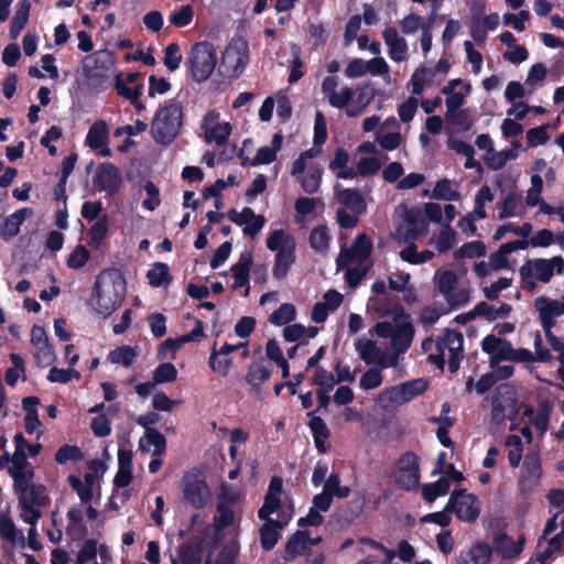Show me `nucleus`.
I'll return each instance as SVG.
<instances>
[{
    "label": "nucleus",
    "instance_id": "20",
    "mask_svg": "<svg viewBox=\"0 0 564 564\" xmlns=\"http://www.w3.org/2000/svg\"><path fill=\"white\" fill-rule=\"evenodd\" d=\"M447 511L456 513L464 521H475L480 513L479 501L476 496L465 491H454L445 508Z\"/></svg>",
    "mask_w": 564,
    "mask_h": 564
},
{
    "label": "nucleus",
    "instance_id": "11",
    "mask_svg": "<svg viewBox=\"0 0 564 564\" xmlns=\"http://www.w3.org/2000/svg\"><path fill=\"white\" fill-rule=\"evenodd\" d=\"M481 349L489 356V365L502 361L524 362L532 358L531 350L514 348L509 340L496 334H490L482 338Z\"/></svg>",
    "mask_w": 564,
    "mask_h": 564
},
{
    "label": "nucleus",
    "instance_id": "1",
    "mask_svg": "<svg viewBox=\"0 0 564 564\" xmlns=\"http://www.w3.org/2000/svg\"><path fill=\"white\" fill-rule=\"evenodd\" d=\"M126 293V280L121 272L106 269L96 278L90 304L98 314L108 316L120 306Z\"/></svg>",
    "mask_w": 564,
    "mask_h": 564
},
{
    "label": "nucleus",
    "instance_id": "62",
    "mask_svg": "<svg viewBox=\"0 0 564 564\" xmlns=\"http://www.w3.org/2000/svg\"><path fill=\"white\" fill-rule=\"evenodd\" d=\"M194 18V9L192 6H182L180 9L171 12L169 22L175 28H184L192 23Z\"/></svg>",
    "mask_w": 564,
    "mask_h": 564
},
{
    "label": "nucleus",
    "instance_id": "4",
    "mask_svg": "<svg viewBox=\"0 0 564 564\" xmlns=\"http://www.w3.org/2000/svg\"><path fill=\"white\" fill-rule=\"evenodd\" d=\"M250 61L248 41L242 36H235L226 45L220 63L219 73L227 79H237L246 70Z\"/></svg>",
    "mask_w": 564,
    "mask_h": 564
},
{
    "label": "nucleus",
    "instance_id": "56",
    "mask_svg": "<svg viewBox=\"0 0 564 564\" xmlns=\"http://www.w3.org/2000/svg\"><path fill=\"white\" fill-rule=\"evenodd\" d=\"M427 381L424 379H414L398 384L403 402L406 403L415 397L422 394L427 389Z\"/></svg>",
    "mask_w": 564,
    "mask_h": 564
},
{
    "label": "nucleus",
    "instance_id": "9",
    "mask_svg": "<svg viewBox=\"0 0 564 564\" xmlns=\"http://www.w3.org/2000/svg\"><path fill=\"white\" fill-rule=\"evenodd\" d=\"M373 332L381 338L391 339V351L394 356L404 354L411 346L414 327L410 322V316L406 315L400 321L391 322H379L375 325Z\"/></svg>",
    "mask_w": 564,
    "mask_h": 564
},
{
    "label": "nucleus",
    "instance_id": "61",
    "mask_svg": "<svg viewBox=\"0 0 564 564\" xmlns=\"http://www.w3.org/2000/svg\"><path fill=\"white\" fill-rule=\"evenodd\" d=\"M432 197L435 199L443 200H458L460 198V194L453 188L452 183L447 178H443L438 181L432 192Z\"/></svg>",
    "mask_w": 564,
    "mask_h": 564
},
{
    "label": "nucleus",
    "instance_id": "52",
    "mask_svg": "<svg viewBox=\"0 0 564 564\" xmlns=\"http://www.w3.org/2000/svg\"><path fill=\"white\" fill-rule=\"evenodd\" d=\"M316 334V327L306 328L301 324H292L283 329V337L286 341L305 343L307 339L315 337Z\"/></svg>",
    "mask_w": 564,
    "mask_h": 564
},
{
    "label": "nucleus",
    "instance_id": "58",
    "mask_svg": "<svg viewBox=\"0 0 564 564\" xmlns=\"http://www.w3.org/2000/svg\"><path fill=\"white\" fill-rule=\"evenodd\" d=\"M293 245H295L293 237L282 229L272 231L267 239V247L271 251L280 252Z\"/></svg>",
    "mask_w": 564,
    "mask_h": 564
},
{
    "label": "nucleus",
    "instance_id": "60",
    "mask_svg": "<svg viewBox=\"0 0 564 564\" xmlns=\"http://www.w3.org/2000/svg\"><path fill=\"white\" fill-rule=\"evenodd\" d=\"M29 13H30V4L28 2H22L19 4L15 14L12 19L11 26H10V35L12 39H17L20 34V32L25 26L28 20H29Z\"/></svg>",
    "mask_w": 564,
    "mask_h": 564
},
{
    "label": "nucleus",
    "instance_id": "54",
    "mask_svg": "<svg viewBox=\"0 0 564 564\" xmlns=\"http://www.w3.org/2000/svg\"><path fill=\"white\" fill-rule=\"evenodd\" d=\"M377 403L383 410L394 409L404 404L398 386L382 390L377 398Z\"/></svg>",
    "mask_w": 564,
    "mask_h": 564
},
{
    "label": "nucleus",
    "instance_id": "31",
    "mask_svg": "<svg viewBox=\"0 0 564 564\" xmlns=\"http://www.w3.org/2000/svg\"><path fill=\"white\" fill-rule=\"evenodd\" d=\"M252 264V253L243 251L240 253L238 262L231 268L234 275L232 290L236 291L240 288H246L245 296L249 294V272Z\"/></svg>",
    "mask_w": 564,
    "mask_h": 564
},
{
    "label": "nucleus",
    "instance_id": "44",
    "mask_svg": "<svg viewBox=\"0 0 564 564\" xmlns=\"http://www.w3.org/2000/svg\"><path fill=\"white\" fill-rule=\"evenodd\" d=\"M336 198L344 208L362 213L366 208L362 196L355 189L341 188L335 186Z\"/></svg>",
    "mask_w": 564,
    "mask_h": 564
},
{
    "label": "nucleus",
    "instance_id": "41",
    "mask_svg": "<svg viewBox=\"0 0 564 564\" xmlns=\"http://www.w3.org/2000/svg\"><path fill=\"white\" fill-rule=\"evenodd\" d=\"M541 464L536 453H529L524 458L521 482L524 487H534L541 477Z\"/></svg>",
    "mask_w": 564,
    "mask_h": 564
},
{
    "label": "nucleus",
    "instance_id": "25",
    "mask_svg": "<svg viewBox=\"0 0 564 564\" xmlns=\"http://www.w3.org/2000/svg\"><path fill=\"white\" fill-rule=\"evenodd\" d=\"M273 371V366L263 360L252 362L247 370L245 380L250 386V391L254 395H260L262 386L269 381Z\"/></svg>",
    "mask_w": 564,
    "mask_h": 564
},
{
    "label": "nucleus",
    "instance_id": "32",
    "mask_svg": "<svg viewBox=\"0 0 564 564\" xmlns=\"http://www.w3.org/2000/svg\"><path fill=\"white\" fill-rule=\"evenodd\" d=\"M498 219L512 217H522L525 214V207L521 194L517 192L508 193L502 200L497 203Z\"/></svg>",
    "mask_w": 564,
    "mask_h": 564
},
{
    "label": "nucleus",
    "instance_id": "43",
    "mask_svg": "<svg viewBox=\"0 0 564 564\" xmlns=\"http://www.w3.org/2000/svg\"><path fill=\"white\" fill-rule=\"evenodd\" d=\"M32 215L29 208H22L6 218L0 227L1 237L9 239L17 236L23 221Z\"/></svg>",
    "mask_w": 564,
    "mask_h": 564
},
{
    "label": "nucleus",
    "instance_id": "13",
    "mask_svg": "<svg viewBox=\"0 0 564 564\" xmlns=\"http://www.w3.org/2000/svg\"><path fill=\"white\" fill-rule=\"evenodd\" d=\"M183 500L193 508H204L212 499V491L204 474L198 469L185 473L180 484Z\"/></svg>",
    "mask_w": 564,
    "mask_h": 564
},
{
    "label": "nucleus",
    "instance_id": "28",
    "mask_svg": "<svg viewBox=\"0 0 564 564\" xmlns=\"http://www.w3.org/2000/svg\"><path fill=\"white\" fill-rule=\"evenodd\" d=\"M543 180L540 174H533L530 180V187L525 192L524 207H539L543 215H552V205L542 197Z\"/></svg>",
    "mask_w": 564,
    "mask_h": 564
},
{
    "label": "nucleus",
    "instance_id": "55",
    "mask_svg": "<svg viewBox=\"0 0 564 564\" xmlns=\"http://www.w3.org/2000/svg\"><path fill=\"white\" fill-rule=\"evenodd\" d=\"M451 488L448 477L443 476L437 481L423 486L422 495L429 502L434 501L437 497L445 496Z\"/></svg>",
    "mask_w": 564,
    "mask_h": 564
},
{
    "label": "nucleus",
    "instance_id": "39",
    "mask_svg": "<svg viewBox=\"0 0 564 564\" xmlns=\"http://www.w3.org/2000/svg\"><path fill=\"white\" fill-rule=\"evenodd\" d=\"M457 243V232L455 229L445 224L441 230L433 235L430 239V245L435 248L438 253H447Z\"/></svg>",
    "mask_w": 564,
    "mask_h": 564
},
{
    "label": "nucleus",
    "instance_id": "33",
    "mask_svg": "<svg viewBox=\"0 0 564 564\" xmlns=\"http://www.w3.org/2000/svg\"><path fill=\"white\" fill-rule=\"evenodd\" d=\"M11 463L12 466L9 468V474L13 478L14 486H22L32 481L33 469L26 459V454L14 453Z\"/></svg>",
    "mask_w": 564,
    "mask_h": 564
},
{
    "label": "nucleus",
    "instance_id": "3",
    "mask_svg": "<svg viewBox=\"0 0 564 564\" xmlns=\"http://www.w3.org/2000/svg\"><path fill=\"white\" fill-rule=\"evenodd\" d=\"M242 510H231L226 505H218L213 523L198 535L206 547L218 542H238Z\"/></svg>",
    "mask_w": 564,
    "mask_h": 564
},
{
    "label": "nucleus",
    "instance_id": "15",
    "mask_svg": "<svg viewBox=\"0 0 564 564\" xmlns=\"http://www.w3.org/2000/svg\"><path fill=\"white\" fill-rule=\"evenodd\" d=\"M539 321L545 332L550 346L560 345V338L552 333L557 317L564 316V300H553L546 296H538L533 303Z\"/></svg>",
    "mask_w": 564,
    "mask_h": 564
},
{
    "label": "nucleus",
    "instance_id": "34",
    "mask_svg": "<svg viewBox=\"0 0 564 564\" xmlns=\"http://www.w3.org/2000/svg\"><path fill=\"white\" fill-rule=\"evenodd\" d=\"M15 492L19 495L20 506L43 507L45 505L44 487L33 486L26 482L22 486H14Z\"/></svg>",
    "mask_w": 564,
    "mask_h": 564
},
{
    "label": "nucleus",
    "instance_id": "6",
    "mask_svg": "<svg viewBox=\"0 0 564 564\" xmlns=\"http://www.w3.org/2000/svg\"><path fill=\"white\" fill-rule=\"evenodd\" d=\"M319 153L318 148H311L302 152L292 164L291 175L300 182L307 194L316 193L322 182L323 167L314 162Z\"/></svg>",
    "mask_w": 564,
    "mask_h": 564
},
{
    "label": "nucleus",
    "instance_id": "18",
    "mask_svg": "<svg viewBox=\"0 0 564 564\" xmlns=\"http://www.w3.org/2000/svg\"><path fill=\"white\" fill-rule=\"evenodd\" d=\"M355 349L359 358L367 365H376L381 369L397 366V356L390 354L368 338H359L355 341Z\"/></svg>",
    "mask_w": 564,
    "mask_h": 564
},
{
    "label": "nucleus",
    "instance_id": "53",
    "mask_svg": "<svg viewBox=\"0 0 564 564\" xmlns=\"http://www.w3.org/2000/svg\"><path fill=\"white\" fill-rule=\"evenodd\" d=\"M147 278L149 279V283L154 288H161L170 284L171 275L169 265L163 262L154 263L148 271Z\"/></svg>",
    "mask_w": 564,
    "mask_h": 564
},
{
    "label": "nucleus",
    "instance_id": "14",
    "mask_svg": "<svg viewBox=\"0 0 564 564\" xmlns=\"http://www.w3.org/2000/svg\"><path fill=\"white\" fill-rule=\"evenodd\" d=\"M217 63V51L208 42L196 43L188 55V64L195 80H206L214 72Z\"/></svg>",
    "mask_w": 564,
    "mask_h": 564
},
{
    "label": "nucleus",
    "instance_id": "45",
    "mask_svg": "<svg viewBox=\"0 0 564 564\" xmlns=\"http://www.w3.org/2000/svg\"><path fill=\"white\" fill-rule=\"evenodd\" d=\"M118 473L115 477V484L118 487H127L132 480V455L128 451L120 449L118 453Z\"/></svg>",
    "mask_w": 564,
    "mask_h": 564
},
{
    "label": "nucleus",
    "instance_id": "5",
    "mask_svg": "<svg viewBox=\"0 0 564 564\" xmlns=\"http://www.w3.org/2000/svg\"><path fill=\"white\" fill-rule=\"evenodd\" d=\"M113 73V61L107 51L96 52L83 61V83L91 90L105 89Z\"/></svg>",
    "mask_w": 564,
    "mask_h": 564
},
{
    "label": "nucleus",
    "instance_id": "38",
    "mask_svg": "<svg viewBox=\"0 0 564 564\" xmlns=\"http://www.w3.org/2000/svg\"><path fill=\"white\" fill-rule=\"evenodd\" d=\"M238 553V542H218L216 545L212 546L210 563L236 564Z\"/></svg>",
    "mask_w": 564,
    "mask_h": 564
},
{
    "label": "nucleus",
    "instance_id": "26",
    "mask_svg": "<svg viewBox=\"0 0 564 564\" xmlns=\"http://www.w3.org/2000/svg\"><path fill=\"white\" fill-rule=\"evenodd\" d=\"M232 223L243 227V234L256 236L264 226L265 219L261 215H256L250 207H245L241 212L232 210L229 213Z\"/></svg>",
    "mask_w": 564,
    "mask_h": 564
},
{
    "label": "nucleus",
    "instance_id": "16",
    "mask_svg": "<svg viewBox=\"0 0 564 564\" xmlns=\"http://www.w3.org/2000/svg\"><path fill=\"white\" fill-rule=\"evenodd\" d=\"M491 420L500 424L513 420L519 413V402L514 388L508 383L499 386L491 400Z\"/></svg>",
    "mask_w": 564,
    "mask_h": 564
},
{
    "label": "nucleus",
    "instance_id": "36",
    "mask_svg": "<svg viewBox=\"0 0 564 564\" xmlns=\"http://www.w3.org/2000/svg\"><path fill=\"white\" fill-rule=\"evenodd\" d=\"M521 144L519 142H513L512 147L502 151H491L490 153H484L482 160L485 164L494 170H501L508 161L516 160L519 154V150Z\"/></svg>",
    "mask_w": 564,
    "mask_h": 564
},
{
    "label": "nucleus",
    "instance_id": "59",
    "mask_svg": "<svg viewBox=\"0 0 564 564\" xmlns=\"http://www.w3.org/2000/svg\"><path fill=\"white\" fill-rule=\"evenodd\" d=\"M495 195L491 191V188L488 185L481 186L476 196L474 202V215L478 216L479 218H486L487 213L485 209V206L491 202H494Z\"/></svg>",
    "mask_w": 564,
    "mask_h": 564
},
{
    "label": "nucleus",
    "instance_id": "12",
    "mask_svg": "<svg viewBox=\"0 0 564 564\" xmlns=\"http://www.w3.org/2000/svg\"><path fill=\"white\" fill-rule=\"evenodd\" d=\"M463 335L453 330H446L436 341V352H431L429 360L438 368H443L445 361H448L451 372H456L459 368V357L463 352Z\"/></svg>",
    "mask_w": 564,
    "mask_h": 564
},
{
    "label": "nucleus",
    "instance_id": "2",
    "mask_svg": "<svg viewBox=\"0 0 564 564\" xmlns=\"http://www.w3.org/2000/svg\"><path fill=\"white\" fill-rule=\"evenodd\" d=\"M322 93L328 104L336 109H345L348 117L361 116L371 104L375 95L367 91V86H358L352 89L348 86L338 88V78L325 77L322 83Z\"/></svg>",
    "mask_w": 564,
    "mask_h": 564
},
{
    "label": "nucleus",
    "instance_id": "21",
    "mask_svg": "<svg viewBox=\"0 0 564 564\" xmlns=\"http://www.w3.org/2000/svg\"><path fill=\"white\" fill-rule=\"evenodd\" d=\"M212 547H206L199 536L180 546L175 556L171 555L172 564H210Z\"/></svg>",
    "mask_w": 564,
    "mask_h": 564
},
{
    "label": "nucleus",
    "instance_id": "19",
    "mask_svg": "<svg viewBox=\"0 0 564 564\" xmlns=\"http://www.w3.org/2000/svg\"><path fill=\"white\" fill-rule=\"evenodd\" d=\"M367 313L377 318L391 317L393 322L408 315L399 297L394 295L370 296L367 301Z\"/></svg>",
    "mask_w": 564,
    "mask_h": 564
},
{
    "label": "nucleus",
    "instance_id": "8",
    "mask_svg": "<svg viewBox=\"0 0 564 564\" xmlns=\"http://www.w3.org/2000/svg\"><path fill=\"white\" fill-rule=\"evenodd\" d=\"M183 112L176 102H169L158 110L151 124L153 139L161 144L171 143L180 132Z\"/></svg>",
    "mask_w": 564,
    "mask_h": 564
},
{
    "label": "nucleus",
    "instance_id": "27",
    "mask_svg": "<svg viewBox=\"0 0 564 564\" xmlns=\"http://www.w3.org/2000/svg\"><path fill=\"white\" fill-rule=\"evenodd\" d=\"M121 181L122 178L118 169L111 163L99 165L94 177V183L98 189L108 192L109 194L118 191Z\"/></svg>",
    "mask_w": 564,
    "mask_h": 564
},
{
    "label": "nucleus",
    "instance_id": "63",
    "mask_svg": "<svg viewBox=\"0 0 564 564\" xmlns=\"http://www.w3.org/2000/svg\"><path fill=\"white\" fill-rule=\"evenodd\" d=\"M323 491L337 498H346L350 494L349 487L340 486V478L337 474H330L328 476L324 482Z\"/></svg>",
    "mask_w": 564,
    "mask_h": 564
},
{
    "label": "nucleus",
    "instance_id": "23",
    "mask_svg": "<svg viewBox=\"0 0 564 564\" xmlns=\"http://www.w3.org/2000/svg\"><path fill=\"white\" fill-rule=\"evenodd\" d=\"M202 130L207 142H215L223 145L227 142L231 132V124L220 120L216 110H209L203 118Z\"/></svg>",
    "mask_w": 564,
    "mask_h": 564
},
{
    "label": "nucleus",
    "instance_id": "46",
    "mask_svg": "<svg viewBox=\"0 0 564 564\" xmlns=\"http://www.w3.org/2000/svg\"><path fill=\"white\" fill-rule=\"evenodd\" d=\"M308 546V535L305 532H295L288 541L283 557L292 561L296 556L302 555Z\"/></svg>",
    "mask_w": 564,
    "mask_h": 564
},
{
    "label": "nucleus",
    "instance_id": "42",
    "mask_svg": "<svg viewBox=\"0 0 564 564\" xmlns=\"http://www.w3.org/2000/svg\"><path fill=\"white\" fill-rule=\"evenodd\" d=\"M436 69L433 67L422 66L417 68L410 80L412 94L421 95L426 87H431L436 83Z\"/></svg>",
    "mask_w": 564,
    "mask_h": 564
},
{
    "label": "nucleus",
    "instance_id": "30",
    "mask_svg": "<svg viewBox=\"0 0 564 564\" xmlns=\"http://www.w3.org/2000/svg\"><path fill=\"white\" fill-rule=\"evenodd\" d=\"M85 142L90 149L99 151L102 156H109L111 154L108 148V127L102 120L96 121L90 127Z\"/></svg>",
    "mask_w": 564,
    "mask_h": 564
},
{
    "label": "nucleus",
    "instance_id": "10",
    "mask_svg": "<svg viewBox=\"0 0 564 564\" xmlns=\"http://www.w3.org/2000/svg\"><path fill=\"white\" fill-rule=\"evenodd\" d=\"M459 276L451 268H440L433 275V283L451 306H464L470 301V289L458 286Z\"/></svg>",
    "mask_w": 564,
    "mask_h": 564
},
{
    "label": "nucleus",
    "instance_id": "29",
    "mask_svg": "<svg viewBox=\"0 0 564 564\" xmlns=\"http://www.w3.org/2000/svg\"><path fill=\"white\" fill-rule=\"evenodd\" d=\"M382 36L384 44L388 46V55L392 61L401 63L408 59L409 47L406 41L399 35L397 29L387 28Z\"/></svg>",
    "mask_w": 564,
    "mask_h": 564
},
{
    "label": "nucleus",
    "instance_id": "7",
    "mask_svg": "<svg viewBox=\"0 0 564 564\" xmlns=\"http://www.w3.org/2000/svg\"><path fill=\"white\" fill-rule=\"evenodd\" d=\"M563 270L564 259L562 257L528 260L520 268L522 286L532 292L538 284L550 282L554 272L562 273Z\"/></svg>",
    "mask_w": 564,
    "mask_h": 564
},
{
    "label": "nucleus",
    "instance_id": "50",
    "mask_svg": "<svg viewBox=\"0 0 564 564\" xmlns=\"http://www.w3.org/2000/svg\"><path fill=\"white\" fill-rule=\"evenodd\" d=\"M165 438L164 436L154 429H148L145 436L140 440L139 446L142 449L150 451L153 447V455H161L165 451Z\"/></svg>",
    "mask_w": 564,
    "mask_h": 564
},
{
    "label": "nucleus",
    "instance_id": "57",
    "mask_svg": "<svg viewBox=\"0 0 564 564\" xmlns=\"http://www.w3.org/2000/svg\"><path fill=\"white\" fill-rule=\"evenodd\" d=\"M486 253V246L482 241L475 240L469 241L460 246L457 250L454 252V257L456 260H463V259H474L485 256Z\"/></svg>",
    "mask_w": 564,
    "mask_h": 564
},
{
    "label": "nucleus",
    "instance_id": "40",
    "mask_svg": "<svg viewBox=\"0 0 564 564\" xmlns=\"http://www.w3.org/2000/svg\"><path fill=\"white\" fill-rule=\"evenodd\" d=\"M491 557V549L482 543L475 544L458 555V564H488Z\"/></svg>",
    "mask_w": 564,
    "mask_h": 564
},
{
    "label": "nucleus",
    "instance_id": "24",
    "mask_svg": "<svg viewBox=\"0 0 564 564\" xmlns=\"http://www.w3.org/2000/svg\"><path fill=\"white\" fill-rule=\"evenodd\" d=\"M398 224V234L405 238H416L420 235L419 224L422 220V213L417 208H409L406 205H398L394 210Z\"/></svg>",
    "mask_w": 564,
    "mask_h": 564
},
{
    "label": "nucleus",
    "instance_id": "49",
    "mask_svg": "<svg viewBox=\"0 0 564 564\" xmlns=\"http://www.w3.org/2000/svg\"><path fill=\"white\" fill-rule=\"evenodd\" d=\"M310 246L319 253H325L332 241V235L326 226H316L308 237Z\"/></svg>",
    "mask_w": 564,
    "mask_h": 564
},
{
    "label": "nucleus",
    "instance_id": "48",
    "mask_svg": "<svg viewBox=\"0 0 564 564\" xmlns=\"http://www.w3.org/2000/svg\"><path fill=\"white\" fill-rule=\"evenodd\" d=\"M294 251L295 245L276 252L273 267V275L275 278L282 279L288 274V271L295 261Z\"/></svg>",
    "mask_w": 564,
    "mask_h": 564
},
{
    "label": "nucleus",
    "instance_id": "17",
    "mask_svg": "<svg viewBox=\"0 0 564 564\" xmlns=\"http://www.w3.org/2000/svg\"><path fill=\"white\" fill-rule=\"evenodd\" d=\"M372 250V241L366 234H359L350 248L340 250L336 263L338 269H344L347 265L368 264L371 267L370 254Z\"/></svg>",
    "mask_w": 564,
    "mask_h": 564
},
{
    "label": "nucleus",
    "instance_id": "35",
    "mask_svg": "<svg viewBox=\"0 0 564 564\" xmlns=\"http://www.w3.org/2000/svg\"><path fill=\"white\" fill-rule=\"evenodd\" d=\"M283 481L280 477H273L270 481L269 490L265 495L264 503L259 509L258 516L261 520H265L268 516L275 512L280 507V497L282 492Z\"/></svg>",
    "mask_w": 564,
    "mask_h": 564
},
{
    "label": "nucleus",
    "instance_id": "22",
    "mask_svg": "<svg viewBox=\"0 0 564 564\" xmlns=\"http://www.w3.org/2000/svg\"><path fill=\"white\" fill-rule=\"evenodd\" d=\"M393 478L404 489L416 488L420 482L417 457L405 453L397 463Z\"/></svg>",
    "mask_w": 564,
    "mask_h": 564
},
{
    "label": "nucleus",
    "instance_id": "47",
    "mask_svg": "<svg viewBox=\"0 0 564 564\" xmlns=\"http://www.w3.org/2000/svg\"><path fill=\"white\" fill-rule=\"evenodd\" d=\"M264 521L260 528V542L263 549L271 550L278 543L283 528L269 517Z\"/></svg>",
    "mask_w": 564,
    "mask_h": 564
},
{
    "label": "nucleus",
    "instance_id": "37",
    "mask_svg": "<svg viewBox=\"0 0 564 564\" xmlns=\"http://www.w3.org/2000/svg\"><path fill=\"white\" fill-rule=\"evenodd\" d=\"M527 247V242L523 240H516L513 242H508L496 251L492 252L489 257V265L494 269V271H499L501 269L509 267V254L516 250L524 249Z\"/></svg>",
    "mask_w": 564,
    "mask_h": 564
},
{
    "label": "nucleus",
    "instance_id": "64",
    "mask_svg": "<svg viewBox=\"0 0 564 564\" xmlns=\"http://www.w3.org/2000/svg\"><path fill=\"white\" fill-rule=\"evenodd\" d=\"M295 318V307L293 304L284 303L275 310L269 317L270 323L282 326Z\"/></svg>",
    "mask_w": 564,
    "mask_h": 564
},
{
    "label": "nucleus",
    "instance_id": "51",
    "mask_svg": "<svg viewBox=\"0 0 564 564\" xmlns=\"http://www.w3.org/2000/svg\"><path fill=\"white\" fill-rule=\"evenodd\" d=\"M511 310V305L507 303H501L498 307L487 302H479L476 305V313H478L479 316H484L488 321L506 317L510 314Z\"/></svg>",
    "mask_w": 564,
    "mask_h": 564
}]
</instances>
